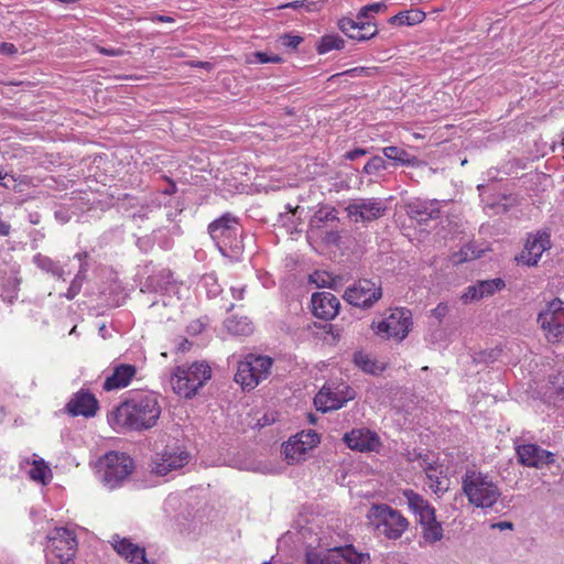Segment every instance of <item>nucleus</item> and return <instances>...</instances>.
<instances>
[{
    "instance_id": "obj_48",
    "label": "nucleus",
    "mask_w": 564,
    "mask_h": 564,
    "mask_svg": "<svg viewBox=\"0 0 564 564\" xmlns=\"http://www.w3.org/2000/svg\"><path fill=\"white\" fill-rule=\"evenodd\" d=\"M311 280L317 284V286H333L330 280L332 276L327 273L315 272L311 275Z\"/></svg>"
},
{
    "instance_id": "obj_8",
    "label": "nucleus",
    "mask_w": 564,
    "mask_h": 564,
    "mask_svg": "<svg viewBox=\"0 0 564 564\" xmlns=\"http://www.w3.org/2000/svg\"><path fill=\"white\" fill-rule=\"evenodd\" d=\"M368 558V554L357 552L352 545L305 553V564H365Z\"/></svg>"
},
{
    "instance_id": "obj_7",
    "label": "nucleus",
    "mask_w": 564,
    "mask_h": 564,
    "mask_svg": "<svg viewBox=\"0 0 564 564\" xmlns=\"http://www.w3.org/2000/svg\"><path fill=\"white\" fill-rule=\"evenodd\" d=\"M102 466V482L115 489L131 475L134 469L133 459L126 453L109 452L100 460Z\"/></svg>"
},
{
    "instance_id": "obj_40",
    "label": "nucleus",
    "mask_w": 564,
    "mask_h": 564,
    "mask_svg": "<svg viewBox=\"0 0 564 564\" xmlns=\"http://www.w3.org/2000/svg\"><path fill=\"white\" fill-rule=\"evenodd\" d=\"M426 477L431 480L430 488L434 494H438L440 491H444L445 489L442 488V481L440 477L436 475V468L433 467L431 464L425 468Z\"/></svg>"
},
{
    "instance_id": "obj_18",
    "label": "nucleus",
    "mask_w": 564,
    "mask_h": 564,
    "mask_svg": "<svg viewBox=\"0 0 564 564\" xmlns=\"http://www.w3.org/2000/svg\"><path fill=\"white\" fill-rule=\"evenodd\" d=\"M516 452L519 463L527 467L540 468L554 462V454L536 444L518 445Z\"/></svg>"
},
{
    "instance_id": "obj_52",
    "label": "nucleus",
    "mask_w": 564,
    "mask_h": 564,
    "mask_svg": "<svg viewBox=\"0 0 564 564\" xmlns=\"http://www.w3.org/2000/svg\"><path fill=\"white\" fill-rule=\"evenodd\" d=\"M368 150L367 149H361V148H356L354 150H350V151H347L345 154H344V158L346 160H349V161H354L360 156H364L366 154H368Z\"/></svg>"
},
{
    "instance_id": "obj_17",
    "label": "nucleus",
    "mask_w": 564,
    "mask_h": 564,
    "mask_svg": "<svg viewBox=\"0 0 564 564\" xmlns=\"http://www.w3.org/2000/svg\"><path fill=\"white\" fill-rule=\"evenodd\" d=\"M405 214L419 225H426L430 220L441 216L437 200L412 199L404 205Z\"/></svg>"
},
{
    "instance_id": "obj_3",
    "label": "nucleus",
    "mask_w": 564,
    "mask_h": 564,
    "mask_svg": "<svg viewBox=\"0 0 564 564\" xmlns=\"http://www.w3.org/2000/svg\"><path fill=\"white\" fill-rule=\"evenodd\" d=\"M212 378V369L205 361L176 366L170 378L173 392L184 399H193Z\"/></svg>"
},
{
    "instance_id": "obj_38",
    "label": "nucleus",
    "mask_w": 564,
    "mask_h": 564,
    "mask_svg": "<svg viewBox=\"0 0 564 564\" xmlns=\"http://www.w3.org/2000/svg\"><path fill=\"white\" fill-rule=\"evenodd\" d=\"M402 26H413L424 21L426 14L420 9L400 11Z\"/></svg>"
},
{
    "instance_id": "obj_24",
    "label": "nucleus",
    "mask_w": 564,
    "mask_h": 564,
    "mask_svg": "<svg viewBox=\"0 0 564 564\" xmlns=\"http://www.w3.org/2000/svg\"><path fill=\"white\" fill-rule=\"evenodd\" d=\"M112 546L115 551L132 564H148L145 550L131 542L130 539L113 535Z\"/></svg>"
},
{
    "instance_id": "obj_1",
    "label": "nucleus",
    "mask_w": 564,
    "mask_h": 564,
    "mask_svg": "<svg viewBox=\"0 0 564 564\" xmlns=\"http://www.w3.org/2000/svg\"><path fill=\"white\" fill-rule=\"evenodd\" d=\"M161 412L156 393L134 392L110 412L108 422L117 431L144 432L158 424Z\"/></svg>"
},
{
    "instance_id": "obj_25",
    "label": "nucleus",
    "mask_w": 564,
    "mask_h": 564,
    "mask_svg": "<svg viewBox=\"0 0 564 564\" xmlns=\"http://www.w3.org/2000/svg\"><path fill=\"white\" fill-rule=\"evenodd\" d=\"M137 375V367L130 364H119L113 367L112 375L109 376L102 388L106 391L119 390L128 387Z\"/></svg>"
},
{
    "instance_id": "obj_12",
    "label": "nucleus",
    "mask_w": 564,
    "mask_h": 564,
    "mask_svg": "<svg viewBox=\"0 0 564 564\" xmlns=\"http://www.w3.org/2000/svg\"><path fill=\"white\" fill-rule=\"evenodd\" d=\"M355 398L356 391L348 384H338L334 390L324 386L314 398V404L318 411L325 413L343 408Z\"/></svg>"
},
{
    "instance_id": "obj_26",
    "label": "nucleus",
    "mask_w": 564,
    "mask_h": 564,
    "mask_svg": "<svg viewBox=\"0 0 564 564\" xmlns=\"http://www.w3.org/2000/svg\"><path fill=\"white\" fill-rule=\"evenodd\" d=\"M382 154L393 166L423 167L426 165L424 161L400 147H386L382 149Z\"/></svg>"
},
{
    "instance_id": "obj_15",
    "label": "nucleus",
    "mask_w": 564,
    "mask_h": 564,
    "mask_svg": "<svg viewBox=\"0 0 564 564\" xmlns=\"http://www.w3.org/2000/svg\"><path fill=\"white\" fill-rule=\"evenodd\" d=\"M189 454L186 451L165 448L151 462V473L166 476L170 471L180 469L188 463Z\"/></svg>"
},
{
    "instance_id": "obj_61",
    "label": "nucleus",
    "mask_w": 564,
    "mask_h": 564,
    "mask_svg": "<svg viewBox=\"0 0 564 564\" xmlns=\"http://www.w3.org/2000/svg\"><path fill=\"white\" fill-rule=\"evenodd\" d=\"M191 66L199 67V68H205V69H210L212 68V64L209 62H202V61L192 62Z\"/></svg>"
},
{
    "instance_id": "obj_2",
    "label": "nucleus",
    "mask_w": 564,
    "mask_h": 564,
    "mask_svg": "<svg viewBox=\"0 0 564 564\" xmlns=\"http://www.w3.org/2000/svg\"><path fill=\"white\" fill-rule=\"evenodd\" d=\"M207 232L223 256L231 260L240 259L245 250L240 217L226 212L208 224Z\"/></svg>"
},
{
    "instance_id": "obj_64",
    "label": "nucleus",
    "mask_w": 564,
    "mask_h": 564,
    "mask_svg": "<svg viewBox=\"0 0 564 564\" xmlns=\"http://www.w3.org/2000/svg\"><path fill=\"white\" fill-rule=\"evenodd\" d=\"M40 218L41 216L39 213H33L29 215L30 223L33 225H37L40 223Z\"/></svg>"
},
{
    "instance_id": "obj_29",
    "label": "nucleus",
    "mask_w": 564,
    "mask_h": 564,
    "mask_svg": "<svg viewBox=\"0 0 564 564\" xmlns=\"http://www.w3.org/2000/svg\"><path fill=\"white\" fill-rule=\"evenodd\" d=\"M419 525L422 529V541L419 542L420 546L433 545L440 542L444 536V530L442 523L437 521L436 513L432 517V520H426Z\"/></svg>"
},
{
    "instance_id": "obj_4",
    "label": "nucleus",
    "mask_w": 564,
    "mask_h": 564,
    "mask_svg": "<svg viewBox=\"0 0 564 564\" xmlns=\"http://www.w3.org/2000/svg\"><path fill=\"white\" fill-rule=\"evenodd\" d=\"M369 525L388 540H399L410 527L409 520L387 503H373L367 513Z\"/></svg>"
},
{
    "instance_id": "obj_21",
    "label": "nucleus",
    "mask_w": 564,
    "mask_h": 564,
    "mask_svg": "<svg viewBox=\"0 0 564 564\" xmlns=\"http://www.w3.org/2000/svg\"><path fill=\"white\" fill-rule=\"evenodd\" d=\"M312 313L315 317L324 321L335 318L339 312L340 302L330 292H316L312 295Z\"/></svg>"
},
{
    "instance_id": "obj_5",
    "label": "nucleus",
    "mask_w": 564,
    "mask_h": 564,
    "mask_svg": "<svg viewBox=\"0 0 564 564\" xmlns=\"http://www.w3.org/2000/svg\"><path fill=\"white\" fill-rule=\"evenodd\" d=\"M462 486L468 502L476 508H491L501 496L491 477L473 469L466 470Z\"/></svg>"
},
{
    "instance_id": "obj_59",
    "label": "nucleus",
    "mask_w": 564,
    "mask_h": 564,
    "mask_svg": "<svg viewBox=\"0 0 564 564\" xmlns=\"http://www.w3.org/2000/svg\"><path fill=\"white\" fill-rule=\"evenodd\" d=\"M1 52L7 54H14L17 53V47L12 43L4 42L1 44Z\"/></svg>"
},
{
    "instance_id": "obj_20",
    "label": "nucleus",
    "mask_w": 564,
    "mask_h": 564,
    "mask_svg": "<svg viewBox=\"0 0 564 564\" xmlns=\"http://www.w3.org/2000/svg\"><path fill=\"white\" fill-rule=\"evenodd\" d=\"M505 286L506 283L501 278L479 280L465 289L460 300L464 304L477 302L485 297L492 296L498 291H501Z\"/></svg>"
},
{
    "instance_id": "obj_60",
    "label": "nucleus",
    "mask_w": 564,
    "mask_h": 564,
    "mask_svg": "<svg viewBox=\"0 0 564 564\" xmlns=\"http://www.w3.org/2000/svg\"><path fill=\"white\" fill-rule=\"evenodd\" d=\"M230 291H231L234 299H236V300L243 299L245 288H231Z\"/></svg>"
},
{
    "instance_id": "obj_43",
    "label": "nucleus",
    "mask_w": 564,
    "mask_h": 564,
    "mask_svg": "<svg viewBox=\"0 0 564 564\" xmlns=\"http://www.w3.org/2000/svg\"><path fill=\"white\" fill-rule=\"evenodd\" d=\"M501 351L502 350L500 348L485 350V351L479 352L478 356L475 358V360L478 362L490 364L498 359Z\"/></svg>"
},
{
    "instance_id": "obj_36",
    "label": "nucleus",
    "mask_w": 564,
    "mask_h": 564,
    "mask_svg": "<svg viewBox=\"0 0 564 564\" xmlns=\"http://www.w3.org/2000/svg\"><path fill=\"white\" fill-rule=\"evenodd\" d=\"M389 166V162L384 156L373 155L364 165L362 173L369 176H378L382 171H386Z\"/></svg>"
},
{
    "instance_id": "obj_22",
    "label": "nucleus",
    "mask_w": 564,
    "mask_h": 564,
    "mask_svg": "<svg viewBox=\"0 0 564 564\" xmlns=\"http://www.w3.org/2000/svg\"><path fill=\"white\" fill-rule=\"evenodd\" d=\"M345 444L352 451L372 452L380 445L379 436L368 429H354L345 433Z\"/></svg>"
},
{
    "instance_id": "obj_16",
    "label": "nucleus",
    "mask_w": 564,
    "mask_h": 564,
    "mask_svg": "<svg viewBox=\"0 0 564 564\" xmlns=\"http://www.w3.org/2000/svg\"><path fill=\"white\" fill-rule=\"evenodd\" d=\"M551 248L550 235L547 232H538L530 235L527 239L524 250L516 258L518 263L534 267L538 264L544 251Z\"/></svg>"
},
{
    "instance_id": "obj_49",
    "label": "nucleus",
    "mask_w": 564,
    "mask_h": 564,
    "mask_svg": "<svg viewBox=\"0 0 564 564\" xmlns=\"http://www.w3.org/2000/svg\"><path fill=\"white\" fill-rule=\"evenodd\" d=\"M369 74H370V70L367 67H354V68L347 69L340 74H336V75H334V77L341 76V75H347V76H351V77L368 76Z\"/></svg>"
},
{
    "instance_id": "obj_55",
    "label": "nucleus",
    "mask_w": 564,
    "mask_h": 564,
    "mask_svg": "<svg viewBox=\"0 0 564 564\" xmlns=\"http://www.w3.org/2000/svg\"><path fill=\"white\" fill-rule=\"evenodd\" d=\"M203 329H204V324L200 321H194L187 327L188 333L193 334V335L202 333Z\"/></svg>"
},
{
    "instance_id": "obj_33",
    "label": "nucleus",
    "mask_w": 564,
    "mask_h": 564,
    "mask_svg": "<svg viewBox=\"0 0 564 564\" xmlns=\"http://www.w3.org/2000/svg\"><path fill=\"white\" fill-rule=\"evenodd\" d=\"M33 263L42 271L52 274L54 278L61 279L64 275V269L59 262L42 253H36L33 257Z\"/></svg>"
},
{
    "instance_id": "obj_31",
    "label": "nucleus",
    "mask_w": 564,
    "mask_h": 564,
    "mask_svg": "<svg viewBox=\"0 0 564 564\" xmlns=\"http://www.w3.org/2000/svg\"><path fill=\"white\" fill-rule=\"evenodd\" d=\"M225 327L229 333L237 336H248L253 332L251 321L246 317L231 316L225 321Z\"/></svg>"
},
{
    "instance_id": "obj_6",
    "label": "nucleus",
    "mask_w": 564,
    "mask_h": 564,
    "mask_svg": "<svg viewBox=\"0 0 564 564\" xmlns=\"http://www.w3.org/2000/svg\"><path fill=\"white\" fill-rule=\"evenodd\" d=\"M272 365L273 359L269 356L248 354L238 364L235 381L242 390L250 391L270 376Z\"/></svg>"
},
{
    "instance_id": "obj_14",
    "label": "nucleus",
    "mask_w": 564,
    "mask_h": 564,
    "mask_svg": "<svg viewBox=\"0 0 564 564\" xmlns=\"http://www.w3.org/2000/svg\"><path fill=\"white\" fill-rule=\"evenodd\" d=\"M48 549L58 560L73 561L77 550V539L66 528H55L48 535Z\"/></svg>"
},
{
    "instance_id": "obj_34",
    "label": "nucleus",
    "mask_w": 564,
    "mask_h": 564,
    "mask_svg": "<svg viewBox=\"0 0 564 564\" xmlns=\"http://www.w3.org/2000/svg\"><path fill=\"white\" fill-rule=\"evenodd\" d=\"M345 47V41L337 34H326L321 37L316 51L318 54H326L332 50H343Z\"/></svg>"
},
{
    "instance_id": "obj_11",
    "label": "nucleus",
    "mask_w": 564,
    "mask_h": 564,
    "mask_svg": "<svg viewBox=\"0 0 564 564\" xmlns=\"http://www.w3.org/2000/svg\"><path fill=\"white\" fill-rule=\"evenodd\" d=\"M382 297L381 281L359 279L348 286L344 293V300L352 306L360 308L372 307Z\"/></svg>"
},
{
    "instance_id": "obj_30",
    "label": "nucleus",
    "mask_w": 564,
    "mask_h": 564,
    "mask_svg": "<svg viewBox=\"0 0 564 564\" xmlns=\"http://www.w3.org/2000/svg\"><path fill=\"white\" fill-rule=\"evenodd\" d=\"M308 447L303 444V441L299 440L296 435L290 437V440L283 445V453L289 464L297 463L304 459V456Z\"/></svg>"
},
{
    "instance_id": "obj_53",
    "label": "nucleus",
    "mask_w": 564,
    "mask_h": 564,
    "mask_svg": "<svg viewBox=\"0 0 564 564\" xmlns=\"http://www.w3.org/2000/svg\"><path fill=\"white\" fill-rule=\"evenodd\" d=\"M97 51L105 55V56H122L124 54V51L122 48H115V47H110V48H107V47H102V46H97Z\"/></svg>"
},
{
    "instance_id": "obj_37",
    "label": "nucleus",
    "mask_w": 564,
    "mask_h": 564,
    "mask_svg": "<svg viewBox=\"0 0 564 564\" xmlns=\"http://www.w3.org/2000/svg\"><path fill=\"white\" fill-rule=\"evenodd\" d=\"M336 214L337 212L334 207L321 208L314 214L311 225L321 227L328 221H335L338 219Z\"/></svg>"
},
{
    "instance_id": "obj_39",
    "label": "nucleus",
    "mask_w": 564,
    "mask_h": 564,
    "mask_svg": "<svg viewBox=\"0 0 564 564\" xmlns=\"http://www.w3.org/2000/svg\"><path fill=\"white\" fill-rule=\"evenodd\" d=\"M304 41V39L300 35H294L291 33L281 34L278 37V42L285 48H289L293 52L297 51L299 45Z\"/></svg>"
},
{
    "instance_id": "obj_42",
    "label": "nucleus",
    "mask_w": 564,
    "mask_h": 564,
    "mask_svg": "<svg viewBox=\"0 0 564 564\" xmlns=\"http://www.w3.org/2000/svg\"><path fill=\"white\" fill-rule=\"evenodd\" d=\"M85 280L86 278L76 274L73 281L70 282L67 292L65 293V297L68 300H73L76 295H78Z\"/></svg>"
},
{
    "instance_id": "obj_44",
    "label": "nucleus",
    "mask_w": 564,
    "mask_h": 564,
    "mask_svg": "<svg viewBox=\"0 0 564 564\" xmlns=\"http://www.w3.org/2000/svg\"><path fill=\"white\" fill-rule=\"evenodd\" d=\"M315 6L314 2H310V1H306V0H295V1H292V2H288V3H283V4H280L278 6V9H294V10H299V9H305L306 11H312L313 10V7Z\"/></svg>"
},
{
    "instance_id": "obj_62",
    "label": "nucleus",
    "mask_w": 564,
    "mask_h": 564,
    "mask_svg": "<svg viewBox=\"0 0 564 564\" xmlns=\"http://www.w3.org/2000/svg\"><path fill=\"white\" fill-rule=\"evenodd\" d=\"M192 344L187 339H183L178 345V350L185 352L189 350Z\"/></svg>"
},
{
    "instance_id": "obj_32",
    "label": "nucleus",
    "mask_w": 564,
    "mask_h": 564,
    "mask_svg": "<svg viewBox=\"0 0 564 564\" xmlns=\"http://www.w3.org/2000/svg\"><path fill=\"white\" fill-rule=\"evenodd\" d=\"M352 361L356 367L369 375L377 376L384 370V367L380 366L375 359L370 357V355L364 351H356L354 354Z\"/></svg>"
},
{
    "instance_id": "obj_13",
    "label": "nucleus",
    "mask_w": 564,
    "mask_h": 564,
    "mask_svg": "<svg viewBox=\"0 0 564 564\" xmlns=\"http://www.w3.org/2000/svg\"><path fill=\"white\" fill-rule=\"evenodd\" d=\"M346 212L356 223H369L382 217L387 212V205L381 198H358L346 207Z\"/></svg>"
},
{
    "instance_id": "obj_63",
    "label": "nucleus",
    "mask_w": 564,
    "mask_h": 564,
    "mask_svg": "<svg viewBox=\"0 0 564 564\" xmlns=\"http://www.w3.org/2000/svg\"><path fill=\"white\" fill-rule=\"evenodd\" d=\"M388 22L392 25H399V26H402V23H401V15H400V12L393 17H391Z\"/></svg>"
},
{
    "instance_id": "obj_23",
    "label": "nucleus",
    "mask_w": 564,
    "mask_h": 564,
    "mask_svg": "<svg viewBox=\"0 0 564 564\" xmlns=\"http://www.w3.org/2000/svg\"><path fill=\"white\" fill-rule=\"evenodd\" d=\"M403 497L406 500L409 510L414 514L417 524L426 520H432V517L436 513L435 508L430 501L414 490L405 489Z\"/></svg>"
},
{
    "instance_id": "obj_51",
    "label": "nucleus",
    "mask_w": 564,
    "mask_h": 564,
    "mask_svg": "<svg viewBox=\"0 0 564 564\" xmlns=\"http://www.w3.org/2000/svg\"><path fill=\"white\" fill-rule=\"evenodd\" d=\"M447 313L448 306L445 303H440L435 308L431 311L432 316L435 317L438 322H441Z\"/></svg>"
},
{
    "instance_id": "obj_47",
    "label": "nucleus",
    "mask_w": 564,
    "mask_h": 564,
    "mask_svg": "<svg viewBox=\"0 0 564 564\" xmlns=\"http://www.w3.org/2000/svg\"><path fill=\"white\" fill-rule=\"evenodd\" d=\"M555 394L561 400L564 401V371L560 372L554 380L552 381Z\"/></svg>"
},
{
    "instance_id": "obj_27",
    "label": "nucleus",
    "mask_w": 564,
    "mask_h": 564,
    "mask_svg": "<svg viewBox=\"0 0 564 564\" xmlns=\"http://www.w3.org/2000/svg\"><path fill=\"white\" fill-rule=\"evenodd\" d=\"M172 283L173 272L170 269H161L141 282L140 291L143 293H162L167 291Z\"/></svg>"
},
{
    "instance_id": "obj_50",
    "label": "nucleus",
    "mask_w": 564,
    "mask_h": 564,
    "mask_svg": "<svg viewBox=\"0 0 564 564\" xmlns=\"http://www.w3.org/2000/svg\"><path fill=\"white\" fill-rule=\"evenodd\" d=\"M388 9L386 1L373 2L366 6V11H369L371 15L383 12Z\"/></svg>"
},
{
    "instance_id": "obj_28",
    "label": "nucleus",
    "mask_w": 564,
    "mask_h": 564,
    "mask_svg": "<svg viewBox=\"0 0 564 564\" xmlns=\"http://www.w3.org/2000/svg\"><path fill=\"white\" fill-rule=\"evenodd\" d=\"M338 28L340 31H349L350 29L357 30L355 37L359 42L370 40L378 33L375 21L355 22V20L346 17L338 21Z\"/></svg>"
},
{
    "instance_id": "obj_19",
    "label": "nucleus",
    "mask_w": 564,
    "mask_h": 564,
    "mask_svg": "<svg viewBox=\"0 0 564 564\" xmlns=\"http://www.w3.org/2000/svg\"><path fill=\"white\" fill-rule=\"evenodd\" d=\"M99 409L98 400L88 390H79L67 402L65 410L72 416L94 417Z\"/></svg>"
},
{
    "instance_id": "obj_45",
    "label": "nucleus",
    "mask_w": 564,
    "mask_h": 564,
    "mask_svg": "<svg viewBox=\"0 0 564 564\" xmlns=\"http://www.w3.org/2000/svg\"><path fill=\"white\" fill-rule=\"evenodd\" d=\"M74 258L79 261V269L76 274L86 278L87 272L89 270V263H88L89 253L87 251L77 252L74 256Z\"/></svg>"
},
{
    "instance_id": "obj_46",
    "label": "nucleus",
    "mask_w": 564,
    "mask_h": 564,
    "mask_svg": "<svg viewBox=\"0 0 564 564\" xmlns=\"http://www.w3.org/2000/svg\"><path fill=\"white\" fill-rule=\"evenodd\" d=\"M254 57L259 63L265 64V63H274L280 64L283 62V57L276 54H268L265 52H256Z\"/></svg>"
},
{
    "instance_id": "obj_54",
    "label": "nucleus",
    "mask_w": 564,
    "mask_h": 564,
    "mask_svg": "<svg viewBox=\"0 0 564 564\" xmlns=\"http://www.w3.org/2000/svg\"><path fill=\"white\" fill-rule=\"evenodd\" d=\"M366 21H375L373 15L366 11V6L362 7L357 13L355 22H366Z\"/></svg>"
},
{
    "instance_id": "obj_57",
    "label": "nucleus",
    "mask_w": 564,
    "mask_h": 564,
    "mask_svg": "<svg viewBox=\"0 0 564 564\" xmlns=\"http://www.w3.org/2000/svg\"><path fill=\"white\" fill-rule=\"evenodd\" d=\"M11 232V225L0 218V236L7 237Z\"/></svg>"
},
{
    "instance_id": "obj_9",
    "label": "nucleus",
    "mask_w": 564,
    "mask_h": 564,
    "mask_svg": "<svg viewBox=\"0 0 564 564\" xmlns=\"http://www.w3.org/2000/svg\"><path fill=\"white\" fill-rule=\"evenodd\" d=\"M389 315L379 321L372 322V329L377 335L384 338H398L402 340L410 332L412 325L411 311L404 307L391 308Z\"/></svg>"
},
{
    "instance_id": "obj_35",
    "label": "nucleus",
    "mask_w": 564,
    "mask_h": 564,
    "mask_svg": "<svg viewBox=\"0 0 564 564\" xmlns=\"http://www.w3.org/2000/svg\"><path fill=\"white\" fill-rule=\"evenodd\" d=\"M29 476L31 479L46 485L52 477V473L45 462L41 459L34 460L32 468L29 470Z\"/></svg>"
},
{
    "instance_id": "obj_58",
    "label": "nucleus",
    "mask_w": 564,
    "mask_h": 564,
    "mask_svg": "<svg viewBox=\"0 0 564 564\" xmlns=\"http://www.w3.org/2000/svg\"><path fill=\"white\" fill-rule=\"evenodd\" d=\"M152 22H174V18L170 15L153 14L151 17Z\"/></svg>"
},
{
    "instance_id": "obj_10",
    "label": "nucleus",
    "mask_w": 564,
    "mask_h": 564,
    "mask_svg": "<svg viewBox=\"0 0 564 564\" xmlns=\"http://www.w3.org/2000/svg\"><path fill=\"white\" fill-rule=\"evenodd\" d=\"M538 323L543 329L547 341H564V302L560 299L550 301L538 315Z\"/></svg>"
},
{
    "instance_id": "obj_56",
    "label": "nucleus",
    "mask_w": 564,
    "mask_h": 564,
    "mask_svg": "<svg viewBox=\"0 0 564 564\" xmlns=\"http://www.w3.org/2000/svg\"><path fill=\"white\" fill-rule=\"evenodd\" d=\"M492 529H498L500 531L503 530H513V523L510 521H500L491 524Z\"/></svg>"
},
{
    "instance_id": "obj_41",
    "label": "nucleus",
    "mask_w": 564,
    "mask_h": 564,
    "mask_svg": "<svg viewBox=\"0 0 564 564\" xmlns=\"http://www.w3.org/2000/svg\"><path fill=\"white\" fill-rule=\"evenodd\" d=\"M296 436L299 440L303 441V444L308 447V449L315 447L321 441L318 434L313 430L303 431L297 433Z\"/></svg>"
}]
</instances>
